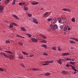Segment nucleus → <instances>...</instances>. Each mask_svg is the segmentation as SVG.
Segmentation results:
<instances>
[{"label": "nucleus", "mask_w": 78, "mask_h": 78, "mask_svg": "<svg viewBox=\"0 0 78 78\" xmlns=\"http://www.w3.org/2000/svg\"><path fill=\"white\" fill-rule=\"evenodd\" d=\"M45 76H49V73H48L45 74Z\"/></svg>", "instance_id": "c756f323"}, {"label": "nucleus", "mask_w": 78, "mask_h": 78, "mask_svg": "<svg viewBox=\"0 0 78 78\" xmlns=\"http://www.w3.org/2000/svg\"><path fill=\"white\" fill-rule=\"evenodd\" d=\"M4 8V7L2 5H0V11H2V10H3Z\"/></svg>", "instance_id": "f8f14e48"}, {"label": "nucleus", "mask_w": 78, "mask_h": 78, "mask_svg": "<svg viewBox=\"0 0 78 78\" xmlns=\"http://www.w3.org/2000/svg\"><path fill=\"white\" fill-rule=\"evenodd\" d=\"M45 63L43 64V66H47V65H48L49 64V61H47L45 62Z\"/></svg>", "instance_id": "6e6552de"}, {"label": "nucleus", "mask_w": 78, "mask_h": 78, "mask_svg": "<svg viewBox=\"0 0 78 78\" xmlns=\"http://www.w3.org/2000/svg\"><path fill=\"white\" fill-rule=\"evenodd\" d=\"M58 20L59 23H62V22H61V18H58Z\"/></svg>", "instance_id": "6ab92c4d"}, {"label": "nucleus", "mask_w": 78, "mask_h": 78, "mask_svg": "<svg viewBox=\"0 0 78 78\" xmlns=\"http://www.w3.org/2000/svg\"><path fill=\"white\" fill-rule=\"evenodd\" d=\"M19 58L20 59H23V57H20Z\"/></svg>", "instance_id": "c03bdc74"}, {"label": "nucleus", "mask_w": 78, "mask_h": 78, "mask_svg": "<svg viewBox=\"0 0 78 78\" xmlns=\"http://www.w3.org/2000/svg\"><path fill=\"white\" fill-rule=\"evenodd\" d=\"M63 11H69V12H70V11H70V10L69 9H66V8H64L63 9Z\"/></svg>", "instance_id": "9d476101"}, {"label": "nucleus", "mask_w": 78, "mask_h": 78, "mask_svg": "<svg viewBox=\"0 0 78 78\" xmlns=\"http://www.w3.org/2000/svg\"><path fill=\"white\" fill-rule=\"evenodd\" d=\"M15 3H16V0H14L12 4V5H15Z\"/></svg>", "instance_id": "72a5a7b5"}, {"label": "nucleus", "mask_w": 78, "mask_h": 78, "mask_svg": "<svg viewBox=\"0 0 78 78\" xmlns=\"http://www.w3.org/2000/svg\"><path fill=\"white\" fill-rule=\"evenodd\" d=\"M10 2V0H6L5 2V4H6L7 5V4H8Z\"/></svg>", "instance_id": "9b49d317"}, {"label": "nucleus", "mask_w": 78, "mask_h": 78, "mask_svg": "<svg viewBox=\"0 0 78 78\" xmlns=\"http://www.w3.org/2000/svg\"><path fill=\"white\" fill-rule=\"evenodd\" d=\"M6 43H10V41H9V40H6Z\"/></svg>", "instance_id": "c9c22d12"}, {"label": "nucleus", "mask_w": 78, "mask_h": 78, "mask_svg": "<svg viewBox=\"0 0 78 78\" xmlns=\"http://www.w3.org/2000/svg\"><path fill=\"white\" fill-rule=\"evenodd\" d=\"M52 62H53V61H49V63H52Z\"/></svg>", "instance_id": "de8ad7c7"}, {"label": "nucleus", "mask_w": 78, "mask_h": 78, "mask_svg": "<svg viewBox=\"0 0 78 78\" xmlns=\"http://www.w3.org/2000/svg\"><path fill=\"white\" fill-rule=\"evenodd\" d=\"M57 62H58V63H59L60 65H61L62 63V61H61V59H59L58 61H57Z\"/></svg>", "instance_id": "1a4fd4ad"}, {"label": "nucleus", "mask_w": 78, "mask_h": 78, "mask_svg": "<svg viewBox=\"0 0 78 78\" xmlns=\"http://www.w3.org/2000/svg\"><path fill=\"white\" fill-rule=\"evenodd\" d=\"M13 25H14V26H15V27H16L17 25L15 23L12 22V23L10 24L9 27H10V28H12L14 27V26Z\"/></svg>", "instance_id": "f03ea898"}, {"label": "nucleus", "mask_w": 78, "mask_h": 78, "mask_svg": "<svg viewBox=\"0 0 78 78\" xmlns=\"http://www.w3.org/2000/svg\"><path fill=\"white\" fill-rule=\"evenodd\" d=\"M43 55H47V54L46 53H43Z\"/></svg>", "instance_id": "49530a36"}, {"label": "nucleus", "mask_w": 78, "mask_h": 78, "mask_svg": "<svg viewBox=\"0 0 78 78\" xmlns=\"http://www.w3.org/2000/svg\"><path fill=\"white\" fill-rule=\"evenodd\" d=\"M58 51H61V47L58 46Z\"/></svg>", "instance_id": "a878e982"}, {"label": "nucleus", "mask_w": 78, "mask_h": 78, "mask_svg": "<svg viewBox=\"0 0 78 78\" xmlns=\"http://www.w3.org/2000/svg\"><path fill=\"white\" fill-rule=\"evenodd\" d=\"M1 54H2V55H3V53H3V52H1Z\"/></svg>", "instance_id": "052dcab7"}, {"label": "nucleus", "mask_w": 78, "mask_h": 78, "mask_svg": "<svg viewBox=\"0 0 78 78\" xmlns=\"http://www.w3.org/2000/svg\"><path fill=\"white\" fill-rule=\"evenodd\" d=\"M70 66H71V67L72 68V67H73V66L71 65H70Z\"/></svg>", "instance_id": "680f3d73"}, {"label": "nucleus", "mask_w": 78, "mask_h": 78, "mask_svg": "<svg viewBox=\"0 0 78 78\" xmlns=\"http://www.w3.org/2000/svg\"><path fill=\"white\" fill-rule=\"evenodd\" d=\"M48 21H49V19H48Z\"/></svg>", "instance_id": "774afa93"}, {"label": "nucleus", "mask_w": 78, "mask_h": 78, "mask_svg": "<svg viewBox=\"0 0 78 78\" xmlns=\"http://www.w3.org/2000/svg\"><path fill=\"white\" fill-rule=\"evenodd\" d=\"M24 9L25 11H27V10H28V7L26 6H24Z\"/></svg>", "instance_id": "bb28decb"}, {"label": "nucleus", "mask_w": 78, "mask_h": 78, "mask_svg": "<svg viewBox=\"0 0 78 78\" xmlns=\"http://www.w3.org/2000/svg\"><path fill=\"white\" fill-rule=\"evenodd\" d=\"M40 42H41V43H47V41L45 40H43L40 41Z\"/></svg>", "instance_id": "dca6fc26"}, {"label": "nucleus", "mask_w": 78, "mask_h": 78, "mask_svg": "<svg viewBox=\"0 0 78 78\" xmlns=\"http://www.w3.org/2000/svg\"><path fill=\"white\" fill-rule=\"evenodd\" d=\"M3 55L4 56L6 57V53H4Z\"/></svg>", "instance_id": "e433bc0d"}, {"label": "nucleus", "mask_w": 78, "mask_h": 78, "mask_svg": "<svg viewBox=\"0 0 78 78\" xmlns=\"http://www.w3.org/2000/svg\"><path fill=\"white\" fill-rule=\"evenodd\" d=\"M60 29H63L64 28V26L62 25L60 26Z\"/></svg>", "instance_id": "393cba45"}, {"label": "nucleus", "mask_w": 78, "mask_h": 78, "mask_svg": "<svg viewBox=\"0 0 78 78\" xmlns=\"http://www.w3.org/2000/svg\"><path fill=\"white\" fill-rule=\"evenodd\" d=\"M66 55H69V53H65Z\"/></svg>", "instance_id": "79ce46f5"}, {"label": "nucleus", "mask_w": 78, "mask_h": 78, "mask_svg": "<svg viewBox=\"0 0 78 78\" xmlns=\"http://www.w3.org/2000/svg\"><path fill=\"white\" fill-rule=\"evenodd\" d=\"M74 71H78V70H77L75 69V68L74 69Z\"/></svg>", "instance_id": "5fc2aeb1"}, {"label": "nucleus", "mask_w": 78, "mask_h": 78, "mask_svg": "<svg viewBox=\"0 0 78 78\" xmlns=\"http://www.w3.org/2000/svg\"><path fill=\"white\" fill-rule=\"evenodd\" d=\"M32 70H34V71H37V70H39V69L37 68H34L32 69Z\"/></svg>", "instance_id": "f3484780"}, {"label": "nucleus", "mask_w": 78, "mask_h": 78, "mask_svg": "<svg viewBox=\"0 0 78 78\" xmlns=\"http://www.w3.org/2000/svg\"><path fill=\"white\" fill-rule=\"evenodd\" d=\"M62 73H63V74L66 75V74H67V72L64 71H62Z\"/></svg>", "instance_id": "412c9836"}, {"label": "nucleus", "mask_w": 78, "mask_h": 78, "mask_svg": "<svg viewBox=\"0 0 78 78\" xmlns=\"http://www.w3.org/2000/svg\"><path fill=\"white\" fill-rule=\"evenodd\" d=\"M62 56H66V53H63L62 54Z\"/></svg>", "instance_id": "37998d69"}, {"label": "nucleus", "mask_w": 78, "mask_h": 78, "mask_svg": "<svg viewBox=\"0 0 78 78\" xmlns=\"http://www.w3.org/2000/svg\"><path fill=\"white\" fill-rule=\"evenodd\" d=\"M12 16L14 17V18H15L16 19H18L19 18L17 16H16V15H12Z\"/></svg>", "instance_id": "ddd939ff"}, {"label": "nucleus", "mask_w": 78, "mask_h": 78, "mask_svg": "<svg viewBox=\"0 0 78 78\" xmlns=\"http://www.w3.org/2000/svg\"><path fill=\"white\" fill-rule=\"evenodd\" d=\"M73 40H75V41H77V42H78V39H73Z\"/></svg>", "instance_id": "09e8293b"}, {"label": "nucleus", "mask_w": 78, "mask_h": 78, "mask_svg": "<svg viewBox=\"0 0 78 78\" xmlns=\"http://www.w3.org/2000/svg\"><path fill=\"white\" fill-rule=\"evenodd\" d=\"M66 67H69L70 65H69V64H67L66 65Z\"/></svg>", "instance_id": "a19ab883"}, {"label": "nucleus", "mask_w": 78, "mask_h": 78, "mask_svg": "<svg viewBox=\"0 0 78 78\" xmlns=\"http://www.w3.org/2000/svg\"><path fill=\"white\" fill-rule=\"evenodd\" d=\"M23 67H25V66H24V65H23Z\"/></svg>", "instance_id": "69168bd1"}, {"label": "nucleus", "mask_w": 78, "mask_h": 78, "mask_svg": "<svg viewBox=\"0 0 78 78\" xmlns=\"http://www.w3.org/2000/svg\"><path fill=\"white\" fill-rule=\"evenodd\" d=\"M31 40L32 41L35 42H37V41H38V39H36L34 38H32Z\"/></svg>", "instance_id": "423d86ee"}, {"label": "nucleus", "mask_w": 78, "mask_h": 78, "mask_svg": "<svg viewBox=\"0 0 78 78\" xmlns=\"http://www.w3.org/2000/svg\"><path fill=\"white\" fill-rule=\"evenodd\" d=\"M41 10H43V9H43V8H41Z\"/></svg>", "instance_id": "338daca9"}, {"label": "nucleus", "mask_w": 78, "mask_h": 78, "mask_svg": "<svg viewBox=\"0 0 78 78\" xmlns=\"http://www.w3.org/2000/svg\"><path fill=\"white\" fill-rule=\"evenodd\" d=\"M70 42L71 44H76V43H75L74 41H72V40L70 41Z\"/></svg>", "instance_id": "5701e85b"}, {"label": "nucleus", "mask_w": 78, "mask_h": 78, "mask_svg": "<svg viewBox=\"0 0 78 78\" xmlns=\"http://www.w3.org/2000/svg\"><path fill=\"white\" fill-rule=\"evenodd\" d=\"M72 69H73V70H74V69H75V67L74 66H73L72 67Z\"/></svg>", "instance_id": "a18cd8bd"}, {"label": "nucleus", "mask_w": 78, "mask_h": 78, "mask_svg": "<svg viewBox=\"0 0 78 78\" xmlns=\"http://www.w3.org/2000/svg\"><path fill=\"white\" fill-rule=\"evenodd\" d=\"M21 29L22 31H26V30L24 27H21Z\"/></svg>", "instance_id": "a211bd4d"}, {"label": "nucleus", "mask_w": 78, "mask_h": 78, "mask_svg": "<svg viewBox=\"0 0 78 78\" xmlns=\"http://www.w3.org/2000/svg\"><path fill=\"white\" fill-rule=\"evenodd\" d=\"M0 71L3 72V71H4V69L2 68H0Z\"/></svg>", "instance_id": "2f4dec72"}, {"label": "nucleus", "mask_w": 78, "mask_h": 78, "mask_svg": "<svg viewBox=\"0 0 78 78\" xmlns=\"http://www.w3.org/2000/svg\"><path fill=\"white\" fill-rule=\"evenodd\" d=\"M50 27L51 29L53 31H54L55 30H56V29H57L58 28V27L57 26V25L55 24L53 26L52 24L50 25Z\"/></svg>", "instance_id": "f257e3e1"}, {"label": "nucleus", "mask_w": 78, "mask_h": 78, "mask_svg": "<svg viewBox=\"0 0 78 78\" xmlns=\"http://www.w3.org/2000/svg\"><path fill=\"white\" fill-rule=\"evenodd\" d=\"M52 50H55L56 51V47H54L52 48Z\"/></svg>", "instance_id": "b1692460"}, {"label": "nucleus", "mask_w": 78, "mask_h": 78, "mask_svg": "<svg viewBox=\"0 0 78 78\" xmlns=\"http://www.w3.org/2000/svg\"><path fill=\"white\" fill-rule=\"evenodd\" d=\"M42 46L43 47H44L45 48H47V46L46 45L43 44L42 45Z\"/></svg>", "instance_id": "cd10ccee"}, {"label": "nucleus", "mask_w": 78, "mask_h": 78, "mask_svg": "<svg viewBox=\"0 0 78 78\" xmlns=\"http://www.w3.org/2000/svg\"><path fill=\"white\" fill-rule=\"evenodd\" d=\"M28 36H29V37H31V35H30V34H28Z\"/></svg>", "instance_id": "603ef678"}, {"label": "nucleus", "mask_w": 78, "mask_h": 78, "mask_svg": "<svg viewBox=\"0 0 78 78\" xmlns=\"http://www.w3.org/2000/svg\"><path fill=\"white\" fill-rule=\"evenodd\" d=\"M47 14H48V12H46L45 14H44V16H47Z\"/></svg>", "instance_id": "58836bf2"}, {"label": "nucleus", "mask_w": 78, "mask_h": 78, "mask_svg": "<svg viewBox=\"0 0 78 78\" xmlns=\"http://www.w3.org/2000/svg\"><path fill=\"white\" fill-rule=\"evenodd\" d=\"M17 36L18 37H20V35H18V34H17Z\"/></svg>", "instance_id": "6e6d98bb"}, {"label": "nucleus", "mask_w": 78, "mask_h": 78, "mask_svg": "<svg viewBox=\"0 0 78 78\" xmlns=\"http://www.w3.org/2000/svg\"><path fill=\"white\" fill-rule=\"evenodd\" d=\"M66 60H67V61H71L72 60V59L69 58H66Z\"/></svg>", "instance_id": "f704fd0d"}, {"label": "nucleus", "mask_w": 78, "mask_h": 78, "mask_svg": "<svg viewBox=\"0 0 78 78\" xmlns=\"http://www.w3.org/2000/svg\"><path fill=\"white\" fill-rule=\"evenodd\" d=\"M21 66H23V64L22 63L21 64Z\"/></svg>", "instance_id": "13d9d810"}, {"label": "nucleus", "mask_w": 78, "mask_h": 78, "mask_svg": "<svg viewBox=\"0 0 78 78\" xmlns=\"http://www.w3.org/2000/svg\"><path fill=\"white\" fill-rule=\"evenodd\" d=\"M76 73V71H75L74 72V73H73V74H75V73Z\"/></svg>", "instance_id": "bf43d9fd"}, {"label": "nucleus", "mask_w": 78, "mask_h": 78, "mask_svg": "<svg viewBox=\"0 0 78 78\" xmlns=\"http://www.w3.org/2000/svg\"><path fill=\"white\" fill-rule=\"evenodd\" d=\"M19 4V5H25V2H20Z\"/></svg>", "instance_id": "2eb2a0df"}, {"label": "nucleus", "mask_w": 78, "mask_h": 78, "mask_svg": "<svg viewBox=\"0 0 78 78\" xmlns=\"http://www.w3.org/2000/svg\"><path fill=\"white\" fill-rule=\"evenodd\" d=\"M28 16L29 17H31V16H32V15L30 14H28Z\"/></svg>", "instance_id": "4c0bfd02"}, {"label": "nucleus", "mask_w": 78, "mask_h": 78, "mask_svg": "<svg viewBox=\"0 0 78 78\" xmlns=\"http://www.w3.org/2000/svg\"><path fill=\"white\" fill-rule=\"evenodd\" d=\"M71 21L73 22H75V18L73 17V18L71 20Z\"/></svg>", "instance_id": "4be33fe9"}, {"label": "nucleus", "mask_w": 78, "mask_h": 78, "mask_svg": "<svg viewBox=\"0 0 78 78\" xmlns=\"http://www.w3.org/2000/svg\"><path fill=\"white\" fill-rule=\"evenodd\" d=\"M22 53L23 55H28V54L26 52L23 51Z\"/></svg>", "instance_id": "aec40b11"}, {"label": "nucleus", "mask_w": 78, "mask_h": 78, "mask_svg": "<svg viewBox=\"0 0 78 78\" xmlns=\"http://www.w3.org/2000/svg\"><path fill=\"white\" fill-rule=\"evenodd\" d=\"M32 19L33 20V22H34V23H36L37 24L38 23V21L36 20V19L33 18Z\"/></svg>", "instance_id": "39448f33"}, {"label": "nucleus", "mask_w": 78, "mask_h": 78, "mask_svg": "<svg viewBox=\"0 0 78 78\" xmlns=\"http://www.w3.org/2000/svg\"><path fill=\"white\" fill-rule=\"evenodd\" d=\"M5 52H6V53H12V52L9 51H5Z\"/></svg>", "instance_id": "c85d7f7f"}, {"label": "nucleus", "mask_w": 78, "mask_h": 78, "mask_svg": "<svg viewBox=\"0 0 78 78\" xmlns=\"http://www.w3.org/2000/svg\"><path fill=\"white\" fill-rule=\"evenodd\" d=\"M20 37H21V38H24V37H22V36H20Z\"/></svg>", "instance_id": "864d4df0"}, {"label": "nucleus", "mask_w": 78, "mask_h": 78, "mask_svg": "<svg viewBox=\"0 0 78 78\" xmlns=\"http://www.w3.org/2000/svg\"><path fill=\"white\" fill-rule=\"evenodd\" d=\"M72 61H74V60H73V59H72Z\"/></svg>", "instance_id": "0e129e2a"}, {"label": "nucleus", "mask_w": 78, "mask_h": 78, "mask_svg": "<svg viewBox=\"0 0 78 78\" xmlns=\"http://www.w3.org/2000/svg\"><path fill=\"white\" fill-rule=\"evenodd\" d=\"M71 49H73V48L72 47H71Z\"/></svg>", "instance_id": "e2e57ef3"}, {"label": "nucleus", "mask_w": 78, "mask_h": 78, "mask_svg": "<svg viewBox=\"0 0 78 78\" xmlns=\"http://www.w3.org/2000/svg\"><path fill=\"white\" fill-rule=\"evenodd\" d=\"M56 23V21H54V22H53V24H55V23Z\"/></svg>", "instance_id": "ea45409f"}, {"label": "nucleus", "mask_w": 78, "mask_h": 78, "mask_svg": "<svg viewBox=\"0 0 78 78\" xmlns=\"http://www.w3.org/2000/svg\"><path fill=\"white\" fill-rule=\"evenodd\" d=\"M19 44H20V45H22V42H20V41H19L18 42Z\"/></svg>", "instance_id": "7c9ffc66"}, {"label": "nucleus", "mask_w": 78, "mask_h": 78, "mask_svg": "<svg viewBox=\"0 0 78 78\" xmlns=\"http://www.w3.org/2000/svg\"><path fill=\"white\" fill-rule=\"evenodd\" d=\"M69 28V25H66L65 26V27H64V31H67V29H68V28Z\"/></svg>", "instance_id": "20e7f679"}, {"label": "nucleus", "mask_w": 78, "mask_h": 78, "mask_svg": "<svg viewBox=\"0 0 78 78\" xmlns=\"http://www.w3.org/2000/svg\"><path fill=\"white\" fill-rule=\"evenodd\" d=\"M69 63L70 64H72L73 65V64H75V62H69Z\"/></svg>", "instance_id": "473e14b6"}, {"label": "nucleus", "mask_w": 78, "mask_h": 78, "mask_svg": "<svg viewBox=\"0 0 78 78\" xmlns=\"http://www.w3.org/2000/svg\"><path fill=\"white\" fill-rule=\"evenodd\" d=\"M51 20H52V18H49V21H51Z\"/></svg>", "instance_id": "3c124183"}, {"label": "nucleus", "mask_w": 78, "mask_h": 78, "mask_svg": "<svg viewBox=\"0 0 78 78\" xmlns=\"http://www.w3.org/2000/svg\"><path fill=\"white\" fill-rule=\"evenodd\" d=\"M40 36H42L43 38H44V39L47 38V37H46V36L44 35H43L42 34H41Z\"/></svg>", "instance_id": "4468645a"}, {"label": "nucleus", "mask_w": 78, "mask_h": 78, "mask_svg": "<svg viewBox=\"0 0 78 78\" xmlns=\"http://www.w3.org/2000/svg\"><path fill=\"white\" fill-rule=\"evenodd\" d=\"M30 3L33 5H37V4L39 3V2L36 1L32 2H31Z\"/></svg>", "instance_id": "7ed1b4c3"}, {"label": "nucleus", "mask_w": 78, "mask_h": 78, "mask_svg": "<svg viewBox=\"0 0 78 78\" xmlns=\"http://www.w3.org/2000/svg\"><path fill=\"white\" fill-rule=\"evenodd\" d=\"M70 29H71V28L70 27H69V28H68V30H70Z\"/></svg>", "instance_id": "4d7b16f0"}, {"label": "nucleus", "mask_w": 78, "mask_h": 78, "mask_svg": "<svg viewBox=\"0 0 78 78\" xmlns=\"http://www.w3.org/2000/svg\"><path fill=\"white\" fill-rule=\"evenodd\" d=\"M8 58L12 60V59H13V55H10L8 57Z\"/></svg>", "instance_id": "0eeeda50"}, {"label": "nucleus", "mask_w": 78, "mask_h": 78, "mask_svg": "<svg viewBox=\"0 0 78 78\" xmlns=\"http://www.w3.org/2000/svg\"><path fill=\"white\" fill-rule=\"evenodd\" d=\"M34 56V55H32L31 54V55L30 56V57H33V56Z\"/></svg>", "instance_id": "8fccbe9b"}]
</instances>
